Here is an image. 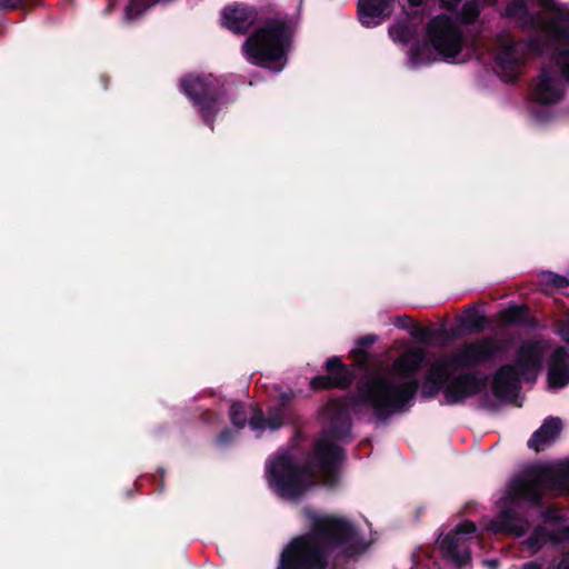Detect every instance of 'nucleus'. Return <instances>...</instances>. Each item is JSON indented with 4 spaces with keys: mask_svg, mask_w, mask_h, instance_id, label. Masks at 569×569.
Listing matches in <instances>:
<instances>
[{
    "mask_svg": "<svg viewBox=\"0 0 569 569\" xmlns=\"http://www.w3.org/2000/svg\"><path fill=\"white\" fill-rule=\"evenodd\" d=\"M425 360L423 349H408L388 370L360 387L353 399L348 402L331 401L325 413L330 420L331 430L321 433L305 468L298 466L292 455L284 451L267 462L266 478L273 492L282 499L297 500L320 479L328 487L335 486L342 453L333 439L340 440L348 435L349 413L370 412L377 419H386L410 408L419 386L417 372Z\"/></svg>",
    "mask_w": 569,
    "mask_h": 569,
    "instance_id": "nucleus-1",
    "label": "nucleus"
},
{
    "mask_svg": "<svg viewBox=\"0 0 569 569\" xmlns=\"http://www.w3.org/2000/svg\"><path fill=\"white\" fill-rule=\"evenodd\" d=\"M516 27L527 30L525 41H501L496 52V71L503 81L521 73L527 52L552 51V60L569 81V3L561 0H511L503 10Z\"/></svg>",
    "mask_w": 569,
    "mask_h": 569,
    "instance_id": "nucleus-2",
    "label": "nucleus"
},
{
    "mask_svg": "<svg viewBox=\"0 0 569 569\" xmlns=\"http://www.w3.org/2000/svg\"><path fill=\"white\" fill-rule=\"evenodd\" d=\"M310 532L295 538L281 552L278 569H322L330 558L356 557L373 542L346 518L306 510Z\"/></svg>",
    "mask_w": 569,
    "mask_h": 569,
    "instance_id": "nucleus-3",
    "label": "nucleus"
},
{
    "mask_svg": "<svg viewBox=\"0 0 569 569\" xmlns=\"http://www.w3.org/2000/svg\"><path fill=\"white\" fill-rule=\"evenodd\" d=\"M495 340L485 338L461 345L453 353L439 358L430 366L421 395L435 397L443 389L448 403H457L477 393L486 386V379L479 373H466L453 377L459 370L478 366L497 352Z\"/></svg>",
    "mask_w": 569,
    "mask_h": 569,
    "instance_id": "nucleus-4",
    "label": "nucleus"
},
{
    "mask_svg": "<svg viewBox=\"0 0 569 569\" xmlns=\"http://www.w3.org/2000/svg\"><path fill=\"white\" fill-rule=\"evenodd\" d=\"M569 487V465L552 463L532 468L523 477L513 479L499 501V512L487 525L492 533L522 537L528 530L523 518L525 505L536 502L545 490H561Z\"/></svg>",
    "mask_w": 569,
    "mask_h": 569,
    "instance_id": "nucleus-5",
    "label": "nucleus"
},
{
    "mask_svg": "<svg viewBox=\"0 0 569 569\" xmlns=\"http://www.w3.org/2000/svg\"><path fill=\"white\" fill-rule=\"evenodd\" d=\"M545 66L531 84L526 113L529 121L539 127L555 122L559 116L558 106L566 97V83L569 81L552 60Z\"/></svg>",
    "mask_w": 569,
    "mask_h": 569,
    "instance_id": "nucleus-6",
    "label": "nucleus"
},
{
    "mask_svg": "<svg viewBox=\"0 0 569 569\" xmlns=\"http://www.w3.org/2000/svg\"><path fill=\"white\" fill-rule=\"evenodd\" d=\"M427 41L430 47L417 46L410 49L408 63L411 68H419L438 59L452 60L460 54L466 42L458 22L446 14L429 21Z\"/></svg>",
    "mask_w": 569,
    "mask_h": 569,
    "instance_id": "nucleus-7",
    "label": "nucleus"
},
{
    "mask_svg": "<svg viewBox=\"0 0 569 569\" xmlns=\"http://www.w3.org/2000/svg\"><path fill=\"white\" fill-rule=\"evenodd\" d=\"M291 36L290 26L280 20L272 21L256 30L243 43L242 50L251 63L266 66L279 72L287 63Z\"/></svg>",
    "mask_w": 569,
    "mask_h": 569,
    "instance_id": "nucleus-8",
    "label": "nucleus"
},
{
    "mask_svg": "<svg viewBox=\"0 0 569 569\" xmlns=\"http://www.w3.org/2000/svg\"><path fill=\"white\" fill-rule=\"evenodd\" d=\"M545 353L542 342L525 343L517 356V368L512 366L501 367L492 380V391L495 396L503 401L513 400L519 391L521 379L532 381L541 368V361Z\"/></svg>",
    "mask_w": 569,
    "mask_h": 569,
    "instance_id": "nucleus-9",
    "label": "nucleus"
},
{
    "mask_svg": "<svg viewBox=\"0 0 569 569\" xmlns=\"http://www.w3.org/2000/svg\"><path fill=\"white\" fill-rule=\"evenodd\" d=\"M218 87V80L212 74L188 76L181 82L182 91L198 106L204 123L209 126L219 111L216 98Z\"/></svg>",
    "mask_w": 569,
    "mask_h": 569,
    "instance_id": "nucleus-10",
    "label": "nucleus"
},
{
    "mask_svg": "<svg viewBox=\"0 0 569 569\" xmlns=\"http://www.w3.org/2000/svg\"><path fill=\"white\" fill-rule=\"evenodd\" d=\"M476 531L475 523L463 521L453 530L439 537L437 546L448 560L458 567H462L469 563L471 559L469 541L475 537Z\"/></svg>",
    "mask_w": 569,
    "mask_h": 569,
    "instance_id": "nucleus-11",
    "label": "nucleus"
},
{
    "mask_svg": "<svg viewBox=\"0 0 569 569\" xmlns=\"http://www.w3.org/2000/svg\"><path fill=\"white\" fill-rule=\"evenodd\" d=\"M563 539H569V525L558 511L549 510L545 516L543 523L533 530L523 545L530 552H536L548 540L560 541Z\"/></svg>",
    "mask_w": 569,
    "mask_h": 569,
    "instance_id": "nucleus-12",
    "label": "nucleus"
},
{
    "mask_svg": "<svg viewBox=\"0 0 569 569\" xmlns=\"http://www.w3.org/2000/svg\"><path fill=\"white\" fill-rule=\"evenodd\" d=\"M230 419L234 427L242 429L248 419L252 430L261 432L267 429H278L283 423L282 411L276 412L269 419L262 418L261 411L254 406H246L241 402H236L230 408Z\"/></svg>",
    "mask_w": 569,
    "mask_h": 569,
    "instance_id": "nucleus-13",
    "label": "nucleus"
},
{
    "mask_svg": "<svg viewBox=\"0 0 569 569\" xmlns=\"http://www.w3.org/2000/svg\"><path fill=\"white\" fill-rule=\"evenodd\" d=\"M393 0H359V20L367 27H376L391 13Z\"/></svg>",
    "mask_w": 569,
    "mask_h": 569,
    "instance_id": "nucleus-14",
    "label": "nucleus"
},
{
    "mask_svg": "<svg viewBox=\"0 0 569 569\" xmlns=\"http://www.w3.org/2000/svg\"><path fill=\"white\" fill-rule=\"evenodd\" d=\"M327 371V377H317L312 379L311 387L313 389H325L328 387H345L351 381V375L349 370L337 357L328 359Z\"/></svg>",
    "mask_w": 569,
    "mask_h": 569,
    "instance_id": "nucleus-15",
    "label": "nucleus"
},
{
    "mask_svg": "<svg viewBox=\"0 0 569 569\" xmlns=\"http://www.w3.org/2000/svg\"><path fill=\"white\" fill-rule=\"evenodd\" d=\"M569 382V357L563 348L555 350L548 370V385L551 389H560Z\"/></svg>",
    "mask_w": 569,
    "mask_h": 569,
    "instance_id": "nucleus-16",
    "label": "nucleus"
},
{
    "mask_svg": "<svg viewBox=\"0 0 569 569\" xmlns=\"http://www.w3.org/2000/svg\"><path fill=\"white\" fill-rule=\"evenodd\" d=\"M562 423L559 418H547L541 427L532 435L528 441L529 448L540 451L550 446L559 437Z\"/></svg>",
    "mask_w": 569,
    "mask_h": 569,
    "instance_id": "nucleus-17",
    "label": "nucleus"
},
{
    "mask_svg": "<svg viewBox=\"0 0 569 569\" xmlns=\"http://www.w3.org/2000/svg\"><path fill=\"white\" fill-rule=\"evenodd\" d=\"M254 12L244 8L236 7L224 9L222 12V23L233 32H244L254 21Z\"/></svg>",
    "mask_w": 569,
    "mask_h": 569,
    "instance_id": "nucleus-18",
    "label": "nucleus"
},
{
    "mask_svg": "<svg viewBox=\"0 0 569 569\" xmlns=\"http://www.w3.org/2000/svg\"><path fill=\"white\" fill-rule=\"evenodd\" d=\"M461 325L468 331H480L483 329V315L476 308H468L461 316Z\"/></svg>",
    "mask_w": 569,
    "mask_h": 569,
    "instance_id": "nucleus-19",
    "label": "nucleus"
},
{
    "mask_svg": "<svg viewBox=\"0 0 569 569\" xmlns=\"http://www.w3.org/2000/svg\"><path fill=\"white\" fill-rule=\"evenodd\" d=\"M539 283L545 289H563L568 287L569 279L552 271H542L539 276Z\"/></svg>",
    "mask_w": 569,
    "mask_h": 569,
    "instance_id": "nucleus-20",
    "label": "nucleus"
},
{
    "mask_svg": "<svg viewBox=\"0 0 569 569\" xmlns=\"http://www.w3.org/2000/svg\"><path fill=\"white\" fill-rule=\"evenodd\" d=\"M158 0H130L126 9V18L133 20Z\"/></svg>",
    "mask_w": 569,
    "mask_h": 569,
    "instance_id": "nucleus-21",
    "label": "nucleus"
},
{
    "mask_svg": "<svg viewBox=\"0 0 569 569\" xmlns=\"http://www.w3.org/2000/svg\"><path fill=\"white\" fill-rule=\"evenodd\" d=\"M526 309L520 306L511 307L501 312V319L509 325H518L525 319Z\"/></svg>",
    "mask_w": 569,
    "mask_h": 569,
    "instance_id": "nucleus-22",
    "label": "nucleus"
},
{
    "mask_svg": "<svg viewBox=\"0 0 569 569\" xmlns=\"http://www.w3.org/2000/svg\"><path fill=\"white\" fill-rule=\"evenodd\" d=\"M389 33L393 41L405 43L409 40L410 31L407 26L397 23L390 27Z\"/></svg>",
    "mask_w": 569,
    "mask_h": 569,
    "instance_id": "nucleus-23",
    "label": "nucleus"
},
{
    "mask_svg": "<svg viewBox=\"0 0 569 569\" xmlns=\"http://www.w3.org/2000/svg\"><path fill=\"white\" fill-rule=\"evenodd\" d=\"M557 332L563 341L569 343V317L559 321L557 326Z\"/></svg>",
    "mask_w": 569,
    "mask_h": 569,
    "instance_id": "nucleus-24",
    "label": "nucleus"
},
{
    "mask_svg": "<svg viewBox=\"0 0 569 569\" xmlns=\"http://www.w3.org/2000/svg\"><path fill=\"white\" fill-rule=\"evenodd\" d=\"M557 569H569V552L563 556Z\"/></svg>",
    "mask_w": 569,
    "mask_h": 569,
    "instance_id": "nucleus-25",
    "label": "nucleus"
},
{
    "mask_svg": "<svg viewBox=\"0 0 569 569\" xmlns=\"http://www.w3.org/2000/svg\"><path fill=\"white\" fill-rule=\"evenodd\" d=\"M377 340V337L376 336H367V337H363L359 340V343H363V345H372L375 343Z\"/></svg>",
    "mask_w": 569,
    "mask_h": 569,
    "instance_id": "nucleus-26",
    "label": "nucleus"
},
{
    "mask_svg": "<svg viewBox=\"0 0 569 569\" xmlns=\"http://www.w3.org/2000/svg\"><path fill=\"white\" fill-rule=\"evenodd\" d=\"M230 431L226 430L219 436L220 443H227L229 441Z\"/></svg>",
    "mask_w": 569,
    "mask_h": 569,
    "instance_id": "nucleus-27",
    "label": "nucleus"
},
{
    "mask_svg": "<svg viewBox=\"0 0 569 569\" xmlns=\"http://www.w3.org/2000/svg\"><path fill=\"white\" fill-rule=\"evenodd\" d=\"M522 569H542L540 565H538L537 562H529V563H526Z\"/></svg>",
    "mask_w": 569,
    "mask_h": 569,
    "instance_id": "nucleus-28",
    "label": "nucleus"
},
{
    "mask_svg": "<svg viewBox=\"0 0 569 569\" xmlns=\"http://www.w3.org/2000/svg\"><path fill=\"white\" fill-rule=\"evenodd\" d=\"M445 6L456 8L460 0H442Z\"/></svg>",
    "mask_w": 569,
    "mask_h": 569,
    "instance_id": "nucleus-29",
    "label": "nucleus"
},
{
    "mask_svg": "<svg viewBox=\"0 0 569 569\" xmlns=\"http://www.w3.org/2000/svg\"><path fill=\"white\" fill-rule=\"evenodd\" d=\"M412 7H418L422 3V0H408Z\"/></svg>",
    "mask_w": 569,
    "mask_h": 569,
    "instance_id": "nucleus-30",
    "label": "nucleus"
},
{
    "mask_svg": "<svg viewBox=\"0 0 569 569\" xmlns=\"http://www.w3.org/2000/svg\"><path fill=\"white\" fill-rule=\"evenodd\" d=\"M486 563H487L491 569H496V568H497V561H496V560L486 561Z\"/></svg>",
    "mask_w": 569,
    "mask_h": 569,
    "instance_id": "nucleus-31",
    "label": "nucleus"
},
{
    "mask_svg": "<svg viewBox=\"0 0 569 569\" xmlns=\"http://www.w3.org/2000/svg\"><path fill=\"white\" fill-rule=\"evenodd\" d=\"M426 337H427V330H426V329H423V330L421 331V335H419V336H418V338H419L420 340H425V339H426Z\"/></svg>",
    "mask_w": 569,
    "mask_h": 569,
    "instance_id": "nucleus-32",
    "label": "nucleus"
},
{
    "mask_svg": "<svg viewBox=\"0 0 569 569\" xmlns=\"http://www.w3.org/2000/svg\"><path fill=\"white\" fill-rule=\"evenodd\" d=\"M397 326H398V327H405V321H400V320H399V321H398V323H397Z\"/></svg>",
    "mask_w": 569,
    "mask_h": 569,
    "instance_id": "nucleus-33",
    "label": "nucleus"
},
{
    "mask_svg": "<svg viewBox=\"0 0 569 569\" xmlns=\"http://www.w3.org/2000/svg\"><path fill=\"white\" fill-rule=\"evenodd\" d=\"M397 326H398V327H405V321H400V320H399V321H398V323H397Z\"/></svg>",
    "mask_w": 569,
    "mask_h": 569,
    "instance_id": "nucleus-34",
    "label": "nucleus"
}]
</instances>
